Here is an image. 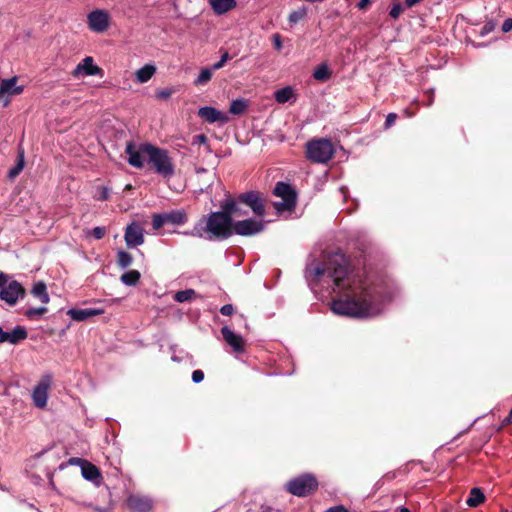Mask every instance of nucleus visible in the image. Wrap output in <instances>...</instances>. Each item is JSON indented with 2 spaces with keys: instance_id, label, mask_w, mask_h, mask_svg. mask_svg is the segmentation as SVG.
Segmentation results:
<instances>
[{
  "instance_id": "f257e3e1",
  "label": "nucleus",
  "mask_w": 512,
  "mask_h": 512,
  "mask_svg": "<svg viewBox=\"0 0 512 512\" xmlns=\"http://www.w3.org/2000/svg\"><path fill=\"white\" fill-rule=\"evenodd\" d=\"M304 276L315 295L320 291L338 295L330 302L335 315L353 319L380 316L400 293L392 278L356 266L342 253H334L325 261L311 256Z\"/></svg>"
},
{
  "instance_id": "f03ea898",
  "label": "nucleus",
  "mask_w": 512,
  "mask_h": 512,
  "mask_svg": "<svg viewBox=\"0 0 512 512\" xmlns=\"http://www.w3.org/2000/svg\"><path fill=\"white\" fill-rule=\"evenodd\" d=\"M206 235L205 240H225L233 235V219L229 217L226 209L210 212L200 219Z\"/></svg>"
},
{
  "instance_id": "7ed1b4c3",
  "label": "nucleus",
  "mask_w": 512,
  "mask_h": 512,
  "mask_svg": "<svg viewBox=\"0 0 512 512\" xmlns=\"http://www.w3.org/2000/svg\"><path fill=\"white\" fill-rule=\"evenodd\" d=\"M141 151L147 156L155 172L163 178L170 179L175 174L174 165L168 151L150 143L141 144Z\"/></svg>"
},
{
  "instance_id": "20e7f679",
  "label": "nucleus",
  "mask_w": 512,
  "mask_h": 512,
  "mask_svg": "<svg viewBox=\"0 0 512 512\" xmlns=\"http://www.w3.org/2000/svg\"><path fill=\"white\" fill-rule=\"evenodd\" d=\"M335 153L334 146L330 139H312L306 144V156L314 163H327Z\"/></svg>"
},
{
  "instance_id": "39448f33",
  "label": "nucleus",
  "mask_w": 512,
  "mask_h": 512,
  "mask_svg": "<svg viewBox=\"0 0 512 512\" xmlns=\"http://www.w3.org/2000/svg\"><path fill=\"white\" fill-rule=\"evenodd\" d=\"M319 483L315 475L311 473H303L289 480L285 488L297 497H306L313 494L318 489Z\"/></svg>"
},
{
  "instance_id": "423d86ee",
  "label": "nucleus",
  "mask_w": 512,
  "mask_h": 512,
  "mask_svg": "<svg viewBox=\"0 0 512 512\" xmlns=\"http://www.w3.org/2000/svg\"><path fill=\"white\" fill-rule=\"evenodd\" d=\"M273 194L282 200L273 203L277 212L292 211L297 203V193L289 183L278 181L273 189Z\"/></svg>"
},
{
  "instance_id": "0eeeda50",
  "label": "nucleus",
  "mask_w": 512,
  "mask_h": 512,
  "mask_svg": "<svg viewBox=\"0 0 512 512\" xmlns=\"http://www.w3.org/2000/svg\"><path fill=\"white\" fill-rule=\"evenodd\" d=\"M188 217L184 210H171L163 213H155L152 216V227L159 230L166 224L183 225Z\"/></svg>"
},
{
  "instance_id": "6e6552de",
  "label": "nucleus",
  "mask_w": 512,
  "mask_h": 512,
  "mask_svg": "<svg viewBox=\"0 0 512 512\" xmlns=\"http://www.w3.org/2000/svg\"><path fill=\"white\" fill-rule=\"evenodd\" d=\"M265 229V222L263 220H256L248 218L244 220H233V234L240 236H254Z\"/></svg>"
},
{
  "instance_id": "1a4fd4ad",
  "label": "nucleus",
  "mask_w": 512,
  "mask_h": 512,
  "mask_svg": "<svg viewBox=\"0 0 512 512\" xmlns=\"http://www.w3.org/2000/svg\"><path fill=\"white\" fill-rule=\"evenodd\" d=\"M25 296V288L16 280H11L0 291V299L11 307L15 306L19 300L24 299Z\"/></svg>"
},
{
  "instance_id": "9d476101",
  "label": "nucleus",
  "mask_w": 512,
  "mask_h": 512,
  "mask_svg": "<svg viewBox=\"0 0 512 512\" xmlns=\"http://www.w3.org/2000/svg\"><path fill=\"white\" fill-rule=\"evenodd\" d=\"M52 384V375L45 374L33 388L32 400L36 407L44 408L48 401V390Z\"/></svg>"
},
{
  "instance_id": "9b49d317",
  "label": "nucleus",
  "mask_w": 512,
  "mask_h": 512,
  "mask_svg": "<svg viewBox=\"0 0 512 512\" xmlns=\"http://www.w3.org/2000/svg\"><path fill=\"white\" fill-rule=\"evenodd\" d=\"M17 81L18 78L16 76L0 81V102L3 103V106L9 105L12 96L23 92L24 87L17 85Z\"/></svg>"
},
{
  "instance_id": "f8f14e48",
  "label": "nucleus",
  "mask_w": 512,
  "mask_h": 512,
  "mask_svg": "<svg viewBox=\"0 0 512 512\" xmlns=\"http://www.w3.org/2000/svg\"><path fill=\"white\" fill-rule=\"evenodd\" d=\"M239 199L258 217L265 216V206L259 192L248 191L239 195Z\"/></svg>"
},
{
  "instance_id": "ddd939ff",
  "label": "nucleus",
  "mask_w": 512,
  "mask_h": 512,
  "mask_svg": "<svg viewBox=\"0 0 512 512\" xmlns=\"http://www.w3.org/2000/svg\"><path fill=\"white\" fill-rule=\"evenodd\" d=\"M125 243L128 248H134L144 243V230L140 224L132 222L127 225L124 234Z\"/></svg>"
},
{
  "instance_id": "4468645a",
  "label": "nucleus",
  "mask_w": 512,
  "mask_h": 512,
  "mask_svg": "<svg viewBox=\"0 0 512 512\" xmlns=\"http://www.w3.org/2000/svg\"><path fill=\"white\" fill-rule=\"evenodd\" d=\"M126 505L132 512H150L153 500L146 495L130 494L126 499Z\"/></svg>"
},
{
  "instance_id": "2eb2a0df",
  "label": "nucleus",
  "mask_w": 512,
  "mask_h": 512,
  "mask_svg": "<svg viewBox=\"0 0 512 512\" xmlns=\"http://www.w3.org/2000/svg\"><path fill=\"white\" fill-rule=\"evenodd\" d=\"M198 116L210 124L219 123L220 125H223L228 123L230 120L226 113H223L212 106L199 108Z\"/></svg>"
},
{
  "instance_id": "dca6fc26",
  "label": "nucleus",
  "mask_w": 512,
  "mask_h": 512,
  "mask_svg": "<svg viewBox=\"0 0 512 512\" xmlns=\"http://www.w3.org/2000/svg\"><path fill=\"white\" fill-rule=\"evenodd\" d=\"M28 336L27 329L24 326L17 325L12 331H4L0 327V343H9L16 345L25 340Z\"/></svg>"
},
{
  "instance_id": "f3484780",
  "label": "nucleus",
  "mask_w": 512,
  "mask_h": 512,
  "mask_svg": "<svg viewBox=\"0 0 512 512\" xmlns=\"http://www.w3.org/2000/svg\"><path fill=\"white\" fill-rule=\"evenodd\" d=\"M221 334L225 342L232 347L236 353L244 351V339L240 334H236L229 326L221 328Z\"/></svg>"
},
{
  "instance_id": "a211bd4d",
  "label": "nucleus",
  "mask_w": 512,
  "mask_h": 512,
  "mask_svg": "<svg viewBox=\"0 0 512 512\" xmlns=\"http://www.w3.org/2000/svg\"><path fill=\"white\" fill-rule=\"evenodd\" d=\"M242 205L244 204L240 201L238 196L236 199L231 197L225 199L220 207L224 210L226 209L229 217L234 220V218L243 217L248 214L246 210L242 209Z\"/></svg>"
},
{
  "instance_id": "6ab92c4d",
  "label": "nucleus",
  "mask_w": 512,
  "mask_h": 512,
  "mask_svg": "<svg viewBox=\"0 0 512 512\" xmlns=\"http://www.w3.org/2000/svg\"><path fill=\"white\" fill-rule=\"evenodd\" d=\"M96 65H94V59L91 56L84 58L74 69L73 75L76 78L95 75Z\"/></svg>"
},
{
  "instance_id": "aec40b11",
  "label": "nucleus",
  "mask_w": 512,
  "mask_h": 512,
  "mask_svg": "<svg viewBox=\"0 0 512 512\" xmlns=\"http://www.w3.org/2000/svg\"><path fill=\"white\" fill-rule=\"evenodd\" d=\"M126 153L128 155V163L136 168H142L144 166L142 154H144L141 151V146L139 147V150L135 149V146L133 143L129 142L126 146Z\"/></svg>"
},
{
  "instance_id": "412c9836",
  "label": "nucleus",
  "mask_w": 512,
  "mask_h": 512,
  "mask_svg": "<svg viewBox=\"0 0 512 512\" xmlns=\"http://www.w3.org/2000/svg\"><path fill=\"white\" fill-rule=\"evenodd\" d=\"M209 4L216 15H223L234 9L236 0H209Z\"/></svg>"
},
{
  "instance_id": "4be33fe9",
  "label": "nucleus",
  "mask_w": 512,
  "mask_h": 512,
  "mask_svg": "<svg viewBox=\"0 0 512 512\" xmlns=\"http://www.w3.org/2000/svg\"><path fill=\"white\" fill-rule=\"evenodd\" d=\"M67 315L74 321H85L90 317L96 316V308H72L67 311Z\"/></svg>"
},
{
  "instance_id": "5701e85b",
  "label": "nucleus",
  "mask_w": 512,
  "mask_h": 512,
  "mask_svg": "<svg viewBox=\"0 0 512 512\" xmlns=\"http://www.w3.org/2000/svg\"><path fill=\"white\" fill-rule=\"evenodd\" d=\"M31 294L43 304H47L50 301L47 286L43 281H38L33 285Z\"/></svg>"
},
{
  "instance_id": "b1692460",
  "label": "nucleus",
  "mask_w": 512,
  "mask_h": 512,
  "mask_svg": "<svg viewBox=\"0 0 512 512\" xmlns=\"http://www.w3.org/2000/svg\"><path fill=\"white\" fill-rule=\"evenodd\" d=\"M155 72H156L155 65L146 64L136 71V73H135L136 81L141 84L146 83L153 77Z\"/></svg>"
},
{
  "instance_id": "393cba45",
  "label": "nucleus",
  "mask_w": 512,
  "mask_h": 512,
  "mask_svg": "<svg viewBox=\"0 0 512 512\" xmlns=\"http://www.w3.org/2000/svg\"><path fill=\"white\" fill-rule=\"evenodd\" d=\"M485 496L484 493L481 491L480 488H472L470 491V495L468 499L466 500V504L469 507H477L479 504L484 502Z\"/></svg>"
},
{
  "instance_id": "a878e982",
  "label": "nucleus",
  "mask_w": 512,
  "mask_h": 512,
  "mask_svg": "<svg viewBox=\"0 0 512 512\" xmlns=\"http://www.w3.org/2000/svg\"><path fill=\"white\" fill-rule=\"evenodd\" d=\"M140 277L141 274L138 270H128L121 275L120 280L126 286H135Z\"/></svg>"
},
{
  "instance_id": "bb28decb",
  "label": "nucleus",
  "mask_w": 512,
  "mask_h": 512,
  "mask_svg": "<svg viewBox=\"0 0 512 512\" xmlns=\"http://www.w3.org/2000/svg\"><path fill=\"white\" fill-rule=\"evenodd\" d=\"M24 164H25L24 150L21 149L18 152L16 164L12 168H10L8 171V177L10 179L16 178L20 174V172L23 170Z\"/></svg>"
},
{
  "instance_id": "cd10ccee",
  "label": "nucleus",
  "mask_w": 512,
  "mask_h": 512,
  "mask_svg": "<svg viewBox=\"0 0 512 512\" xmlns=\"http://www.w3.org/2000/svg\"><path fill=\"white\" fill-rule=\"evenodd\" d=\"M293 97V89L290 86H286L284 88L278 89L275 91L274 98L275 100L280 103L284 104L291 100Z\"/></svg>"
},
{
  "instance_id": "c85d7f7f",
  "label": "nucleus",
  "mask_w": 512,
  "mask_h": 512,
  "mask_svg": "<svg viewBox=\"0 0 512 512\" xmlns=\"http://www.w3.org/2000/svg\"><path fill=\"white\" fill-rule=\"evenodd\" d=\"M308 9L305 6L298 8L297 10L292 11L288 16V22L291 26L297 24L300 20L304 19L307 16Z\"/></svg>"
},
{
  "instance_id": "c756f323",
  "label": "nucleus",
  "mask_w": 512,
  "mask_h": 512,
  "mask_svg": "<svg viewBox=\"0 0 512 512\" xmlns=\"http://www.w3.org/2000/svg\"><path fill=\"white\" fill-rule=\"evenodd\" d=\"M81 473L84 479L89 481H96V466L88 463L87 461L82 464Z\"/></svg>"
},
{
  "instance_id": "7c9ffc66",
  "label": "nucleus",
  "mask_w": 512,
  "mask_h": 512,
  "mask_svg": "<svg viewBox=\"0 0 512 512\" xmlns=\"http://www.w3.org/2000/svg\"><path fill=\"white\" fill-rule=\"evenodd\" d=\"M247 108V102L244 99L238 98L231 102L229 112L233 115L242 114Z\"/></svg>"
},
{
  "instance_id": "2f4dec72",
  "label": "nucleus",
  "mask_w": 512,
  "mask_h": 512,
  "mask_svg": "<svg viewBox=\"0 0 512 512\" xmlns=\"http://www.w3.org/2000/svg\"><path fill=\"white\" fill-rule=\"evenodd\" d=\"M195 295H196V292L194 289H185V290L177 291L173 298L178 303H184V302L191 301Z\"/></svg>"
},
{
  "instance_id": "473e14b6",
  "label": "nucleus",
  "mask_w": 512,
  "mask_h": 512,
  "mask_svg": "<svg viewBox=\"0 0 512 512\" xmlns=\"http://www.w3.org/2000/svg\"><path fill=\"white\" fill-rule=\"evenodd\" d=\"M132 262H133V258L130 253H128L124 250H120L117 253V264L122 269H125V268H128L129 266H131Z\"/></svg>"
},
{
  "instance_id": "72a5a7b5",
  "label": "nucleus",
  "mask_w": 512,
  "mask_h": 512,
  "mask_svg": "<svg viewBox=\"0 0 512 512\" xmlns=\"http://www.w3.org/2000/svg\"><path fill=\"white\" fill-rule=\"evenodd\" d=\"M48 311V309L45 306L41 307H29L26 310L23 311V314L30 320L38 319L40 316L45 314Z\"/></svg>"
},
{
  "instance_id": "f704fd0d",
  "label": "nucleus",
  "mask_w": 512,
  "mask_h": 512,
  "mask_svg": "<svg viewBox=\"0 0 512 512\" xmlns=\"http://www.w3.org/2000/svg\"><path fill=\"white\" fill-rule=\"evenodd\" d=\"M204 229L202 227V224L200 223V220L197 221L193 228L191 230H185V231H182V232H179L180 234L182 235H185V236H192V237H197V238H201V239H205V234L203 233Z\"/></svg>"
},
{
  "instance_id": "c9c22d12",
  "label": "nucleus",
  "mask_w": 512,
  "mask_h": 512,
  "mask_svg": "<svg viewBox=\"0 0 512 512\" xmlns=\"http://www.w3.org/2000/svg\"><path fill=\"white\" fill-rule=\"evenodd\" d=\"M110 23L109 14L101 9H98V33L104 32Z\"/></svg>"
},
{
  "instance_id": "e433bc0d",
  "label": "nucleus",
  "mask_w": 512,
  "mask_h": 512,
  "mask_svg": "<svg viewBox=\"0 0 512 512\" xmlns=\"http://www.w3.org/2000/svg\"><path fill=\"white\" fill-rule=\"evenodd\" d=\"M212 71H214L212 69V67L211 68H203L200 71L197 78L195 79L194 83L196 85H204V84L208 83L212 78Z\"/></svg>"
},
{
  "instance_id": "4c0bfd02",
  "label": "nucleus",
  "mask_w": 512,
  "mask_h": 512,
  "mask_svg": "<svg viewBox=\"0 0 512 512\" xmlns=\"http://www.w3.org/2000/svg\"><path fill=\"white\" fill-rule=\"evenodd\" d=\"M313 77L319 81H325L330 77V72L326 64H321L313 73Z\"/></svg>"
},
{
  "instance_id": "58836bf2",
  "label": "nucleus",
  "mask_w": 512,
  "mask_h": 512,
  "mask_svg": "<svg viewBox=\"0 0 512 512\" xmlns=\"http://www.w3.org/2000/svg\"><path fill=\"white\" fill-rule=\"evenodd\" d=\"M229 59H230V55H229L228 51H224V53L221 55V58L219 59V61H217L216 63H214L212 65V69L214 71H216V70L223 68Z\"/></svg>"
},
{
  "instance_id": "ea45409f",
  "label": "nucleus",
  "mask_w": 512,
  "mask_h": 512,
  "mask_svg": "<svg viewBox=\"0 0 512 512\" xmlns=\"http://www.w3.org/2000/svg\"><path fill=\"white\" fill-rule=\"evenodd\" d=\"M495 27H496V25H495V23L492 20L487 21L484 24V26L481 28L480 35L481 36L488 35L489 33H491L495 29Z\"/></svg>"
},
{
  "instance_id": "a19ab883",
  "label": "nucleus",
  "mask_w": 512,
  "mask_h": 512,
  "mask_svg": "<svg viewBox=\"0 0 512 512\" xmlns=\"http://www.w3.org/2000/svg\"><path fill=\"white\" fill-rule=\"evenodd\" d=\"M402 10H403L402 5L400 3H395L390 8L389 15L393 19H397L400 16Z\"/></svg>"
},
{
  "instance_id": "79ce46f5",
  "label": "nucleus",
  "mask_w": 512,
  "mask_h": 512,
  "mask_svg": "<svg viewBox=\"0 0 512 512\" xmlns=\"http://www.w3.org/2000/svg\"><path fill=\"white\" fill-rule=\"evenodd\" d=\"M396 119H397V114L396 113H389L386 116V119H385V122H384V129L391 128L395 124Z\"/></svg>"
},
{
  "instance_id": "37998d69",
  "label": "nucleus",
  "mask_w": 512,
  "mask_h": 512,
  "mask_svg": "<svg viewBox=\"0 0 512 512\" xmlns=\"http://www.w3.org/2000/svg\"><path fill=\"white\" fill-rule=\"evenodd\" d=\"M88 25L92 31L96 32V10H92L88 14Z\"/></svg>"
},
{
  "instance_id": "c03bdc74",
  "label": "nucleus",
  "mask_w": 512,
  "mask_h": 512,
  "mask_svg": "<svg viewBox=\"0 0 512 512\" xmlns=\"http://www.w3.org/2000/svg\"><path fill=\"white\" fill-rule=\"evenodd\" d=\"M204 379V372L200 369L194 370L192 372V381L195 384L201 383Z\"/></svg>"
},
{
  "instance_id": "a18cd8bd",
  "label": "nucleus",
  "mask_w": 512,
  "mask_h": 512,
  "mask_svg": "<svg viewBox=\"0 0 512 512\" xmlns=\"http://www.w3.org/2000/svg\"><path fill=\"white\" fill-rule=\"evenodd\" d=\"M172 90L171 89H162V90H159L157 93H156V97L158 99H161V100H166L168 99L171 95H172Z\"/></svg>"
},
{
  "instance_id": "49530a36",
  "label": "nucleus",
  "mask_w": 512,
  "mask_h": 512,
  "mask_svg": "<svg viewBox=\"0 0 512 512\" xmlns=\"http://www.w3.org/2000/svg\"><path fill=\"white\" fill-rule=\"evenodd\" d=\"M234 312V307L232 304H225L220 308V313L224 316H230Z\"/></svg>"
},
{
  "instance_id": "de8ad7c7",
  "label": "nucleus",
  "mask_w": 512,
  "mask_h": 512,
  "mask_svg": "<svg viewBox=\"0 0 512 512\" xmlns=\"http://www.w3.org/2000/svg\"><path fill=\"white\" fill-rule=\"evenodd\" d=\"M425 95L427 96V103L425 105L430 107L434 102V88L426 90Z\"/></svg>"
},
{
  "instance_id": "09e8293b",
  "label": "nucleus",
  "mask_w": 512,
  "mask_h": 512,
  "mask_svg": "<svg viewBox=\"0 0 512 512\" xmlns=\"http://www.w3.org/2000/svg\"><path fill=\"white\" fill-rule=\"evenodd\" d=\"M207 143V137L204 134H198L193 137L192 144H206Z\"/></svg>"
},
{
  "instance_id": "8fccbe9b",
  "label": "nucleus",
  "mask_w": 512,
  "mask_h": 512,
  "mask_svg": "<svg viewBox=\"0 0 512 512\" xmlns=\"http://www.w3.org/2000/svg\"><path fill=\"white\" fill-rule=\"evenodd\" d=\"M512 30V18H507L502 24V31L508 33Z\"/></svg>"
},
{
  "instance_id": "3c124183",
  "label": "nucleus",
  "mask_w": 512,
  "mask_h": 512,
  "mask_svg": "<svg viewBox=\"0 0 512 512\" xmlns=\"http://www.w3.org/2000/svg\"><path fill=\"white\" fill-rule=\"evenodd\" d=\"M273 43L275 49L280 50L282 48V40L279 34L273 35Z\"/></svg>"
},
{
  "instance_id": "603ef678",
  "label": "nucleus",
  "mask_w": 512,
  "mask_h": 512,
  "mask_svg": "<svg viewBox=\"0 0 512 512\" xmlns=\"http://www.w3.org/2000/svg\"><path fill=\"white\" fill-rule=\"evenodd\" d=\"M109 197V190L106 187H103L102 190L98 193V200H107Z\"/></svg>"
},
{
  "instance_id": "864d4df0",
  "label": "nucleus",
  "mask_w": 512,
  "mask_h": 512,
  "mask_svg": "<svg viewBox=\"0 0 512 512\" xmlns=\"http://www.w3.org/2000/svg\"><path fill=\"white\" fill-rule=\"evenodd\" d=\"M324 512H349V511L344 506L338 505V506L331 507V508L325 510Z\"/></svg>"
},
{
  "instance_id": "5fc2aeb1",
  "label": "nucleus",
  "mask_w": 512,
  "mask_h": 512,
  "mask_svg": "<svg viewBox=\"0 0 512 512\" xmlns=\"http://www.w3.org/2000/svg\"><path fill=\"white\" fill-rule=\"evenodd\" d=\"M86 461L81 459V458H77V457H72L69 459L68 463L71 464V465H79L80 467L82 466V464H84Z\"/></svg>"
},
{
  "instance_id": "6e6d98bb",
  "label": "nucleus",
  "mask_w": 512,
  "mask_h": 512,
  "mask_svg": "<svg viewBox=\"0 0 512 512\" xmlns=\"http://www.w3.org/2000/svg\"><path fill=\"white\" fill-rule=\"evenodd\" d=\"M370 4V0H360L356 7L359 9V10H364L368 5Z\"/></svg>"
},
{
  "instance_id": "4d7b16f0",
  "label": "nucleus",
  "mask_w": 512,
  "mask_h": 512,
  "mask_svg": "<svg viewBox=\"0 0 512 512\" xmlns=\"http://www.w3.org/2000/svg\"><path fill=\"white\" fill-rule=\"evenodd\" d=\"M422 0H405V6L407 8H412L414 7L415 5H417L418 3H420Z\"/></svg>"
},
{
  "instance_id": "13d9d810",
  "label": "nucleus",
  "mask_w": 512,
  "mask_h": 512,
  "mask_svg": "<svg viewBox=\"0 0 512 512\" xmlns=\"http://www.w3.org/2000/svg\"><path fill=\"white\" fill-rule=\"evenodd\" d=\"M502 424L503 425H510V424H512V408L510 409V412H509L508 416L503 420Z\"/></svg>"
},
{
  "instance_id": "bf43d9fd",
  "label": "nucleus",
  "mask_w": 512,
  "mask_h": 512,
  "mask_svg": "<svg viewBox=\"0 0 512 512\" xmlns=\"http://www.w3.org/2000/svg\"><path fill=\"white\" fill-rule=\"evenodd\" d=\"M171 359H172V361L178 362V363L183 361V357L176 355L175 352H173Z\"/></svg>"
},
{
  "instance_id": "052dcab7",
  "label": "nucleus",
  "mask_w": 512,
  "mask_h": 512,
  "mask_svg": "<svg viewBox=\"0 0 512 512\" xmlns=\"http://www.w3.org/2000/svg\"><path fill=\"white\" fill-rule=\"evenodd\" d=\"M106 231L104 227L98 226V239L102 238L105 235Z\"/></svg>"
},
{
  "instance_id": "680f3d73",
  "label": "nucleus",
  "mask_w": 512,
  "mask_h": 512,
  "mask_svg": "<svg viewBox=\"0 0 512 512\" xmlns=\"http://www.w3.org/2000/svg\"><path fill=\"white\" fill-rule=\"evenodd\" d=\"M97 476H98V488H99L102 485V481H103V476L99 469H98Z\"/></svg>"
},
{
  "instance_id": "e2e57ef3",
  "label": "nucleus",
  "mask_w": 512,
  "mask_h": 512,
  "mask_svg": "<svg viewBox=\"0 0 512 512\" xmlns=\"http://www.w3.org/2000/svg\"><path fill=\"white\" fill-rule=\"evenodd\" d=\"M396 512H410V510L408 508L402 506Z\"/></svg>"
},
{
  "instance_id": "0e129e2a",
  "label": "nucleus",
  "mask_w": 512,
  "mask_h": 512,
  "mask_svg": "<svg viewBox=\"0 0 512 512\" xmlns=\"http://www.w3.org/2000/svg\"><path fill=\"white\" fill-rule=\"evenodd\" d=\"M97 73H98V77H100V78L103 77L104 72L101 68L98 67Z\"/></svg>"
},
{
  "instance_id": "69168bd1",
  "label": "nucleus",
  "mask_w": 512,
  "mask_h": 512,
  "mask_svg": "<svg viewBox=\"0 0 512 512\" xmlns=\"http://www.w3.org/2000/svg\"><path fill=\"white\" fill-rule=\"evenodd\" d=\"M90 235L96 237V228L90 231Z\"/></svg>"
},
{
  "instance_id": "338daca9",
  "label": "nucleus",
  "mask_w": 512,
  "mask_h": 512,
  "mask_svg": "<svg viewBox=\"0 0 512 512\" xmlns=\"http://www.w3.org/2000/svg\"><path fill=\"white\" fill-rule=\"evenodd\" d=\"M345 190H346V188H345V187H341V188H340V191H341L342 193H344V191H345Z\"/></svg>"
},
{
  "instance_id": "774afa93",
  "label": "nucleus",
  "mask_w": 512,
  "mask_h": 512,
  "mask_svg": "<svg viewBox=\"0 0 512 512\" xmlns=\"http://www.w3.org/2000/svg\"><path fill=\"white\" fill-rule=\"evenodd\" d=\"M104 488H105V490H107V491L109 490V487H108V485H107V484H104Z\"/></svg>"
}]
</instances>
